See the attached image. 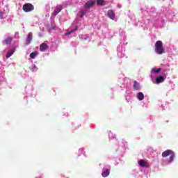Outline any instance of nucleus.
<instances>
[{"label": "nucleus", "instance_id": "1", "mask_svg": "<svg viewBox=\"0 0 178 178\" xmlns=\"http://www.w3.org/2000/svg\"><path fill=\"white\" fill-rule=\"evenodd\" d=\"M163 158H166L167 156H170V159L167 161H164L163 162V166H166V165H170L175 161V158L176 154L175 152L170 149H167L162 153Z\"/></svg>", "mask_w": 178, "mask_h": 178}, {"label": "nucleus", "instance_id": "2", "mask_svg": "<svg viewBox=\"0 0 178 178\" xmlns=\"http://www.w3.org/2000/svg\"><path fill=\"white\" fill-rule=\"evenodd\" d=\"M154 50L157 55H162V54H165V49H163V43L161 40H158L154 44Z\"/></svg>", "mask_w": 178, "mask_h": 178}, {"label": "nucleus", "instance_id": "3", "mask_svg": "<svg viewBox=\"0 0 178 178\" xmlns=\"http://www.w3.org/2000/svg\"><path fill=\"white\" fill-rule=\"evenodd\" d=\"M161 70V68H155V67L152 70L150 73V76H151L152 83H155V79L157 78L158 73H159Z\"/></svg>", "mask_w": 178, "mask_h": 178}, {"label": "nucleus", "instance_id": "4", "mask_svg": "<svg viewBox=\"0 0 178 178\" xmlns=\"http://www.w3.org/2000/svg\"><path fill=\"white\" fill-rule=\"evenodd\" d=\"M111 175V165H105L103 168L102 176V177H108Z\"/></svg>", "mask_w": 178, "mask_h": 178}, {"label": "nucleus", "instance_id": "5", "mask_svg": "<svg viewBox=\"0 0 178 178\" xmlns=\"http://www.w3.org/2000/svg\"><path fill=\"white\" fill-rule=\"evenodd\" d=\"M118 51V56L119 58H123L124 56V47H122V45H119L117 48Z\"/></svg>", "mask_w": 178, "mask_h": 178}, {"label": "nucleus", "instance_id": "6", "mask_svg": "<svg viewBox=\"0 0 178 178\" xmlns=\"http://www.w3.org/2000/svg\"><path fill=\"white\" fill-rule=\"evenodd\" d=\"M23 10L25 12H31V10H34V6L31 3H26L23 6Z\"/></svg>", "mask_w": 178, "mask_h": 178}, {"label": "nucleus", "instance_id": "7", "mask_svg": "<svg viewBox=\"0 0 178 178\" xmlns=\"http://www.w3.org/2000/svg\"><path fill=\"white\" fill-rule=\"evenodd\" d=\"M13 40V38L10 35H8L4 40H3V45H9L10 42H12V40Z\"/></svg>", "mask_w": 178, "mask_h": 178}, {"label": "nucleus", "instance_id": "8", "mask_svg": "<svg viewBox=\"0 0 178 178\" xmlns=\"http://www.w3.org/2000/svg\"><path fill=\"white\" fill-rule=\"evenodd\" d=\"M95 4V0H90L86 3L85 8L86 9H90V8H92Z\"/></svg>", "mask_w": 178, "mask_h": 178}, {"label": "nucleus", "instance_id": "9", "mask_svg": "<svg viewBox=\"0 0 178 178\" xmlns=\"http://www.w3.org/2000/svg\"><path fill=\"white\" fill-rule=\"evenodd\" d=\"M15 51H16V48H15V47H10L7 54L6 55V58H10V56L15 54Z\"/></svg>", "mask_w": 178, "mask_h": 178}, {"label": "nucleus", "instance_id": "10", "mask_svg": "<svg viewBox=\"0 0 178 178\" xmlns=\"http://www.w3.org/2000/svg\"><path fill=\"white\" fill-rule=\"evenodd\" d=\"M138 163L139 166H141V168H149V164H148V163L144 160H139L138 161Z\"/></svg>", "mask_w": 178, "mask_h": 178}, {"label": "nucleus", "instance_id": "11", "mask_svg": "<svg viewBox=\"0 0 178 178\" xmlns=\"http://www.w3.org/2000/svg\"><path fill=\"white\" fill-rule=\"evenodd\" d=\"M165 81V77L160 76L155 79L154 84H161V83H163Z\"/></svg>", "mask_w": 178, "mask_h": 178}, {"label": "nucleus", "instance_id": "12", "mask_svg": "<svg viewBox=\"0 0 178 178\" xmlns=\"http://www.w3.org/2000/svg\"><path fill=\"white\" fill-rule=\"evenodd\" d=\"M106 15L109 19H111V20H115V12H113V10H109Z\"/></svg>", "mask_w": 178, "mask_h": 178}, {"label": "nucleus", "instance_id": "13", "mask_svg": "<svg viewBox=\"0 0 178 178\" xmlns=\"http://www.w3.org/2000/svg\"><path fill=\"white\" fill-rule=\"evenodd\" d=\"M62 9H63L62 6H57L53 13V17H55V16H56V15H58V13H59Z\"/></svg>", "mask_w": 178, "mask_h": 178}, {"label": "nucleus", "instance_id": "14", "mask_svg": "<svg viewBox=\"0 0 178 178\" xmlns=\"http://www.w3.org/2000/svg\"><path fill=\"white\" fill-rule=\"evenodd\" d=\"M134 89L136 91H140V90H141V86L140 85V83H138L136 81H135L134 82Z\"/></svg>", "mask_w": 178, "mask_h": 178}, {"label": "nucleus", "instance_id": "15", "mask_svg": "<svg viewBox=\"0 0 178 178\" xmlns=\"http://www.w3.org/2000/svg\"><path fill=\"white\" fill-rule=\"evenodd\" d=\"M31 41H33V33L30 32L26 38V45H29Z\"/></svg>", "mask_w": 178, "mask_h": 178}, {"label": "nucleus", "instance_id": "16", "mask_svg": "<svg viewBox=\"0 0 178 178\" xmlns=\"http://www.w3.org/2000/svg\"><path fill=\"white\" fill-rule=\"evenodd\" d=\"M77 29H79V26H75L74 29H68L67 31V33H65V35H70V34H72V33H74V31H76V30H77Z\"/></svg>", "mask_w": 178, "mask_h": 178}, {"label": "nucleus", "instance_id": "17", "mask_svg": "<svg viewBox=\"0 0 178 178\" xmlns=\"http://www.w3.org/2000/svg\"><path fill=\"white\" fill-rule=\"evenodd\" d=\"M47 49L48 45H47V44L42 43V44H40V51H41V52H45V51H47Z\"/></svg>", "mask_w": 178, "mask_h": 178}, {"label": "nucleus", "instance_id": "18", "mask_svg": "<svg viewBox=\"0 0 178 178\" xmlns=\"http://www.w3.org/2000/svg\"><path fill=\"white\" fill-rule=\"evenodd\" d=\"M136 97L138 101H144V93L139 92L136 94Z\"/></svg>", "mask_w": 178, "mask_h": 178}, {"label": "nucleus", "instance_id": "19", "mask_svg": "<svg viewBox=\"0 0 178 178\" xmlns=\"http://www.w3.org/2000/svg\"><path fill=\"white\" fill-rule=\"evenodd\" d=\"M37 56H38V51H33V52L31 53V54L29 55V58H31V59H35V58H37Z\"/></svg>", "mask_w": 178, "mask_h": 178}, {"label": "nucleus", "instance_id": "20", "mask_svg": "<svg viewBox=\"0 0 178 178\" xmlns=\"http://www.w3.org/2000/svg\"><path fill=\"white\" fill-rule=\"evenodd\" d=\"M83 154H86V152H84V148L81 147V148L79 149V150L76 153V155L78 156H81V155H83Z\"/></svg>", "mask_w": 178, "mask_h": 178}, {"label": "nucleus", "instance_id": "21", "mask_svg": "<svg viewBox=\"0 0 178 178\" xmlns=\"http://www.w3.org/2000/svg\"><path fill=\"white\" fill-rule=\"evenodd\" d=\"M30 70H31V72H37V70H38V68L37 67V65L33 64L30 67H29Z\"/></svg>", "mask_w": 178, "mask_h": 178}, {"label": "nucleus", "instance_id": "22", "mask_svg": "<svg viewBox=\"0 0 178 178\" xmlns=\"http://www.w3.org/2000/svg\"><path fill=\"white\" fill-rule=\"evenodd\" d=\"M97 4L100 6H104V5L106 4V2L104 0H97Z\"/></svg>", "mask_w": 178, "mask_h": 178}, {"label": "nucleus", "instance_id": "23", "mask_svg": "<svg viewBox=\"0 0 178 178\" xmlns=\"http://www.w3.org/2000/svg\"><path fill=\"white\" fill-rule=\"evenodd\" d=\"M115 137H116V135L113 134V133H112V131H109L108 132V138L110 140H112L113 138H115Z\"/></svg>", "mask_w": 178, "mask_h": 178}, {"label": "nucleus", "instance_id": "24", "mask_svg": "<svg viewBox=\"0 0 178 178\" xmlns=\"http://www.w3.org/2000/svg\"><path fill=\"white\" fill-rule=\"evenodd\" d=\"M79 38H81V40H87L88 36L87 35H79Z\"/></svg>", "mask_w": 178, "mask_h": 178}, {"label": "nucleus", "instance_id": "25", "mask_svg": "<svg viewBox=\"0 0 178 178\" xmlns=\"http://www.w3.org/2000/svg\"><path fill=\"white\" fill-rule=\"evenodd\" d=\"M84 15H86V11H81V12L78 14V16H79V17H83V16H84Z\"/></svg>", "mask_w": 178, "mask_h": 178}, {"label": "nucleus", "instance_id": "26", "mask_svg": "<svg viewBox=\"0 0 178 178\" xmlns=\"http://www.w3.org/2000/svg\"><path fill=\"white\" fill-rule=\"evenodd\" d=\"M159 22H161V23H163L165 22V18L162 17V16L159 17L158 18Z\"/></svg>", "mask_w": 178, "mask_h": 178}, {"label": "nucleus", "instance_id": "27", "mask_svg": "<svg viewBox=\"0 0 178 178\" xmlns=\"http://www.w3.org/2000/svg\"><path fill=\"white\" fill-rule=\"evenodd\" d=\"M4 15H5V14H3V13L0 12V19H3Z\"/></svg>", "mask_w": 178, "mask_h": 178}, {"label": "nucleus", "instance_id": "28", "mask_svg": "<svg viewBox=\"0 0 178 178\" xmlns=\"http://www.w3.org/2000/svg\"><path fill=\"white\" fill-rule=\"evenodd\" d=\"M76 23H77V21L74 22V24L72 25V28H73V26H74V24H76Z\"/></svg>", "mask_w": 178, "mask_h": 178}, {"label": "nucleus", "instance_id": "29", "mask_svg": "<svg viewBox=\"0 0 178 178\" xmlns=\"http://www.w3.org/2000/svg\"><path fill=\"white\" fill-rule=\"evenodd\" d=\"M138 26H140L141 27H143V25H141V24H140V22L138 24Z\"/></svg>", "mask_w": 178, "mask_h": 178}, {"label": "nucleus", "instance_id": "30", "mask_svg": "<svg viewBox=\"0 0 178 178\" xmlns=\"http://www.w3.org/2000/svg\"><path fill=\"white\" fill-rule=\"evenodd\" d=\"M42 35V34L39 33V37H41Z\"/></svg>", "mask_w": 178, "mask_h": 178}, {"label": "nucleus", "instance_id": "31", "mask_svg": "<svg viewBox=\"0 0 178 178\" xmlns=\"http://www.w3.org/2000/svg\"><path fill=\"white\" fill-rule=\"evenodd\" d=\"M65 115L69 116V113H67L65 114Z\"/></svg>", "mask_w": 178, "mask_h": 178}]
</instances>
